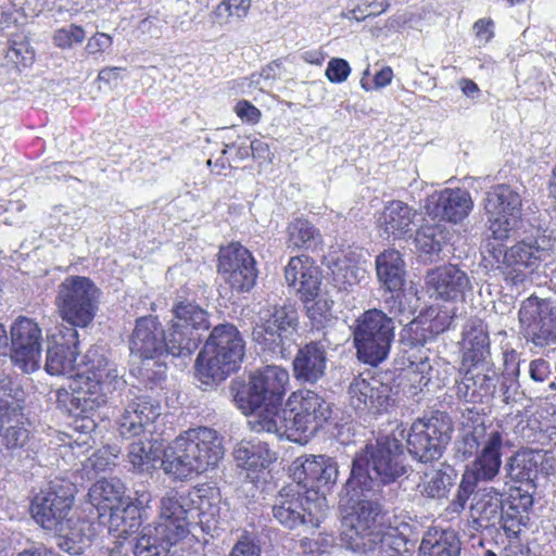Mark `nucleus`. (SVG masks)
<instances>
[{"instance_id":"f257e3e1","label":"nucleus","mask_w":556,"mask_h":556,"mask_svg":"<svg viewBox=\"0 0 556 556\" xmlns=\"http://www.w3.org/2000/svg\"><path fill=\"white\" fill-rule=\"evenodd\" d=\"M200 500L195 506L190 494L179 493L175 490L166 492L161 498L159 521L142 528L135 545L136 556H167L170 546L179 543L198 523L210 522L204 505L207 500Z\"/></svg>"},{"instance_id":"f03ea898","label":"nucleus","mask_w":556,"mask_h":556,"mask_svg":"<svg viewBox=\"0 0 556 556\" xmlns=\"http://www.w3.org/2000/svg\"><path fill=\"white\" fill-rule=\"evenodd\" d=\"M224 454L223 438L216 430L191 428L163 450L161 467L167 476L184 481L214 468Z\"/></svg>"},{"instance_id":"7ed1b4c3","label":"nucleus","mask_w":556,"mask_h":556,"mask_svg":"<svg viewBox=\"0 0 556 556\" xmlns=\"http://www.w3.org/2000/svg\"><path fill=\"white\" fill-rule=\"evenodd\" d=\"M410 467L406 463L400 440L390 435L377 438L356 453L349 478V488L375 491L379 483L389 484L406 476Z\"/></svg>"},{"instance_id":"20e7f679","label":"nucleus","mask_w":556,"mask_h":556,"mask_svg":"<svg viewBox=\"0 0 556 556\" xmlns=\"http://www.w3.org/2000/svg\"><path fill=\"white\" fill-rule=\"evenodd\" d=\"M290 383L289 371L276 365H268L255 370L250 382L241 386L233 394L237 407L251 415L249 425L256 432L265 431L263 419L278 415Z\"/></svg>"},{"instance_id":"39448f33","label":"nucleus","mask_w":556,"mask_h":556,"mask_svg":"<svg viewBox=\"0 0 556 556\" xmlns=\"http://www.w3.org/2000/svg\"><path fill=\"white\" fill-rule=\"evenodd\" d=\"M330 404L312 390L293 392L287 407L274 419H263L265 432L274 433L300 444H305L331 418Z\"/></svg>"},{"instance_id":"423d86ee","label":"nucleus","mask_w":556,"mask_h":556,"mask_svg":"<svg viewBox=\"0 0 556 556\" xmlns=\"http://www.w3.org/2000/svg\"><path fill=\"white\" fill-rule=\"evenodd\" d=\"M365 488H349L345 484V494L340 500L342 510L343 539L350 549L368 553L376 544V532L383 522L382 505L371 497Z\"/></svg>"},{"instance_id":"0eeeda50","label":"nucleus","mask_w":556,"mask_h":556,"mask_svg":"<svg viewBox=\"0 0 556 556\" xmlns=\"http://www.w3.org/2000/svg\"><path fill=\"white\" fill-rule=\"evenodd\" d=\"M245 343L239 330L230 324L213 328L195 361V376L207 387L224 381L235 372L244 357Z\"/></svg>"},{"instance_id":"6e6552de","label":"nucleus","mask_w":556,"mask_h":556,"mask_svg":"<svg viewBox=\"0 0 556 556\" xmlns=\"http://www.w3.org/2000/svg\"><path fill=\"white\" fill-rule=\"evenodd\" d=\"M556 249V238L547 233L527 237L508 248L500 267L504 281L510 287H525L542 262L549 260Z\"/></svg>"},{"instance_id":"1a4fd4ad","label":"nucleus","mask_w":556,"mask_h":556,"mask_svg":"<svg viewBox=\"0 0 556 556\" xmlns=\"http://www.w3.org/2000/svg\"><path fill=\"white\" fill-rule=\"evenodd\" d=\"M299 316L292 306L267 305L260 309L252 331L253 341L282 358L295 343Z\"/></svg>"},{"instance_id":"9d476101","label":"nucleus","mask_w":556,"mask_h":556,"mask_svg":"<svg viewBox=\"0 0 556 556\" xmlns=\"http://www.w3.org/2000/svg\"><path fill=\"white\" fill-rule=\"evenodd\" d=\"M394 338V323L382 311L368 309L356 320L354 342L361 361L377 365L384 361Z\"/></svg>"},{"instance_id":"9b49d317","label":"nucleus","mask_w":556,"mask_h":556,"mask_svg":"<svg viewBox=\"0 0 556 556\" xmlns=\"http://www.w3.org/2000/svg\"><path fill=\"white\" fill-rule=\"evenodd\" d=\"M452 432L453 422L445 413L417 418L407 432L408 452L422 463L438 459L451 441Z\"/></svg>"},{"instance_id":"f8f14e48","label":"nucleus","mask_w":556,"mask_h":556,"mask_svg":"<svg viewBox=\"0 0 556 556\" xmlns=\"http://www.w3.org/2000/svg\"><path fill=\"white\" fill-rule=\"evenodd\" d=\"M327 498L303 494L299 488H282L273 505L274 518L283 527L294 529L299 526L317 528L326 515Z\"/></svg>"},{"instance_id":"ddd939ff","label":"nucleus","mask_w":556,"mask_h":556,"mask_svg":"<svg viewBox=\"0 0 556 556\" xmlns=\"http://www.w3.org/2000/svg\"><path fill=\"white\" fill-rule=\"evenodd\" d=\"M74 503L73 490L59 481L50 482L31 501V516L43 529L64 531L76 520L71 515Z\"/></svg>"},{"instance_id":"4468645a","label":"nucleus","mask_w":556,"mask_h":556,"mask_svg":"<svg viewBox=\"0 0 556 556\" xmlns=\"http://www.w3.org/2000/svg\"><path fill=\"white\" fill-rule=\"evenodd\" d=\"M290 476L302 488L306 495L324 496L336 483L338 478L337 462L326 455H302L290 466Z\"/></svg>"},{"instance_id":"2eb2a0df","label":"nucleus","mask_w":556,"mask_h":556,"mask_svg":"<svg viewBox=\"0 0 556 556\" xmlns=\"http://www.w3.org/2000/svg\"><path fill=\"white\" fill-rule=\"evenodd\" d=\"M78 332L72 327L58 325L48 332V351L45 369L51 376H65L73 380L86 362L77 364Z\"/></svg>"},{"instance_id":"dca6fc26","label":"nucleus","mask_w":556,"mask_h":556,"mask_svg":"<svg viewBox=\"0 0 556 556\" xmlns=\"http://www.w3.org/2000/svg\"><path fill=\"white\" fill-rule=\"evenodd\" d=\"M518 318L525 336L536 346L556 341V303L529 296L522 301Z\"/></svg>"},{"instance_id":"f3484780","label":"nucleus","mask_w":556,"mask_h":556,"mask_svg":"<svg viewBox=\"0 0 556 556\" xmlns=\"http://www.w3.org/2000/svg\"><path fill=\"white\" fill-rule=\"evenodd\" d=\"M68 389H60L56 392V401L71 415L96 414L106 403L105 391L99 381L90 374L78 369Z\"/></svg>"},{"instance_id":"a211bd4d","label":"nucleus","mask_w":556,"mask_h":556,"mask_svg":"<svg viewBox=\"0 0 556 556\" xmlns=\"http://www.w3.org/2000/svg\"><path fill=\"white\" fill-rule=\"evenodd\" d=\"M218 273L233 290L239 292L250 291L257 278L252 253L239 242H231L220 248Z\"/></svg>"},{"instance_id":"6ab92c4d","label":"nucleus","mask_w":556,"mask_h":556,"mask_svg":"<svg viewBox=\"0 0 556 556\" xmlns=\"http://www.w3.org/2000/svg\"><path fill=\"white\" fill-rule=\"evenodd\" d=\"M41 329L33 319L21 317L11 327V359L22 371L39 369L41 362Z\"/></svg>"},{"instance_id":"aec40b11","label":"nucleus","mask_w":556,"mask_h":556,"mask_svg":"<svg viewBox=\"0 0 556 556\" xmlns=\"http://www.w3.org/2000/svg\"><path fill=\"white\" fill-rule=\"evenodd\" d=\"M430 298L446 302H464L472 291V282L457 265L446 264L429 270L425 278Z\"/></svg>"},{"instance_id":"412c9836","label":"nucleus","mask_w":556,"mask_h":556,"mask_svg":"<svg viewBox=\"0 0 556 556\" xmlns=\"http://www.w3.org/2000/svg\"><path fill=\"white\" fill-rule=\"evenodd\" d=\"M391 388L379 378H355L349 388V403L357 413L381 414L391 404Z\"/></svg>"},{"instance_id":"4be33fe9","label":"nucleus","mask_w":556,"mask_h":556,"mask_svg":"<svg viewBox=\"0 0 556 556\" xmlns=\"http://www.w3.org/2000/svg\"><path fill=\"white\" fill-rule=\"evenodd\" d=\"M161 415V405L147 396L136 397L128 403L116 418V429L123 439L140 437Z\"/></svg>"},{"instance_id":"5701e85b","label":"nucleus","mask_w":556,"mask_h":556,"mask_svg":"<svg viewBox=\"0 0 556 556\" xmlns=\"http://www.w3.org/2000/svg\"><path fill=\"white\" fill-rule=\"evenodd\" d=\"M463 372L460 381H457L456 393L459 399L467 402H482L495 391L496 372L486 367L484 363L479 365H460Z\"/></svg>"},{"instance_id":"b1692460","label":"nucleus","mask_w":556,"mask_h":556,"mask_svg":"<svg viewBox=\"0 0 556 556\" xmlns=\"http://www.w3.org/2000/svg\"><path fill=\"white\" fill-rule=\"evenodd\" d=\"M129 349L132 354L144 359L164 355L163 328L156 317L144 316L136 320Z\"/></svg>"},{"instance_id":"393cba45","label":"nucleus","mask_w":556,"mask_h":556,"mask_svg":"<svg viewBox=\"0 0 556 556\" xmlns=\"http://www.w3.org/2000/svg\"><path fill=\"white\" fill-rule=\"evenodd\" d=\"M286 281L306 300L317 296L321 276L319 268L306 255L291 257L285 269Z\"/></svg>"},{"instance_id":"a878e982","label":"nucleus","mask_w":556,"mask_h":556,"mask_svg":"<svg viewBox=\"0 0 556 556\" xmlns=\"http://www.w3.org/2000/svg\"><path fill=\"white\" fill-rule=\"evenodd\" d=\"M503 493L493 486L473 493L470 506L472 521L481 528L494 527L503 520Z\"/></svg>"},{"instance_id":"bb28decb","label":"nucleus","mask_w":556,"mask_h":556,"mask_svg":"<svg viewBox=\"0 0 556 556\" xmlns=\"http://www.w3.org/2000/svg\"><path fill=\"white\" fill-rule=\"evenodd\" d=\"M326 365L325 346L311 342L298 351L293 359V374L298 381L315 383L324 377Z\"/></svg>"},{"instance_id":"cd10ccee","label":"nucleus","mask_w":556,"mask_h":556,"mask_svg":"<svg viewBox=\"0 0 556 556\" xmlns=\"http://www.w3.org/2000/svg\"><path fill=\"white\" fill-rule=\"evenodd\" d=\"M463 366L479 365L490 355V339L486 325L478 318L469 319L463 332Z\"/></svg>"},{"instance_id":"c85d7f7f","label":"nucleus","mask_w":556,"mask_h":556,"mask_svg":"<svg viewBox=\"0 0 556 556\" xmlns=\"http://www.w3.org/2000/svg\"><path fill=\"white\" fill-rule=\"evenodd\" d=\"M233 457L238 467L256 473L276 460V453L261 440H242L236 445Z\"/></svg>"},{"instance_id":"c756f323","label":"nucleus","mask_w":556,"mask_h":556,"mask_svg":"<svg viewBox=\"0 0 556 556\" xmlns=\"http://www.w3.org/2000/svg\"><path fill=\"white\" fill-rule=\"evenodd\" d=\"M124 483L116 478L101 479L89 489L90 504L97 509L98 518H104L109 509L127 501Z\"/></svg>"},{"instance_id":"7c9ffc66","label":"nucleus","mask_w":556,"mask_h":556,"mask_svg":"<svg viewBox=\"0 0 556 556\" xmlns=\"http://www.w3.org/2000/svg\"><path fill=\"white\" fill-rule=\"evenodd\" d=\"M376 271L381 286L390 291L402 290L405 282V263L396 250H387L376 257Z\"/></svg>"},{"instance_id":"2f4dec72","label":"nucleus","mask_w":556,"mask_h":556,"mask_svg":"<svg viewBox=\"0 0 556 556\" xmlns=\"http://www.w3.org/2000/svg\"><path fill=\"white\" fill-rule=\"evenodd\" d=\"M17 392V389L14 390L12 388L11 399L14 401L15 407H3L0 413V438L2 444L9 450L22 447L28 440V431L22 426V421L18 419V417L22 416V407L16 397Z\"/></svg>"},{"instance_id":"473e14b6","label":"nucleus","mask_w":556,"mask_h":556,"mask_svg":"<svg viewBox=\"0 0 556 556\" xmlns=\"http://www.w3.org/2000/svg\"><path fill=\"white\" fill-rule=\"evenodd\" d=\"M98 298V289L93 282L86 277L71 276L59 286L56 305L59 312L74 306L77 303L93 301Z\"/></svg>"},{"instance_id":"72a5a7b5","label":"nucleus","mask_w":556,"mask_h":556,"mask_svg":"<svg viewBox=\"0 0 556 556\" xmlns=\"http://www.w3.org/2000/svg\"><path fill=\"white\" fill-rule=\"evenodd\" d=\"M99 523L105 526L109 533L116 539H126L140 526L138 509L127 500L113 509H109L104 518H99Z\"/></svg>"},{"instance_id":"f704fd0d","label":"nucleus","mask_w":556,"mask_h":556,"mask_svg":"<svg viewBox=\"0 0 556 556\" xmlns=\"http://www.w3.org/2000/svg\"><path fill=\"white\" fill-rule=\"evenodd\" d=\"M421 556H459L460 541L454 530L429 529L420 543Z\"/></svg>"},{"instance_id":"c9c22d12","label":"nucleus","mask_w":556,"mask_h":556,"mask_svg":"<svg viewBox=\"0 0 556 556\" xmlns=\"http://www.w3.org/2000/svg\"><path fill=\"white\" fill-rule=\"evenodd\" d=\"M544 454L535 450H520L506 463V476L515 482L531 483L536 478L538 466L543 462Z\"/></svg>"},{"instance_id":"e433bc0d","label":"nucleus","mask_w":556,"mask_h":556,"mask_svg":"<svg viewBox=\"0 0 556 556\" xmlns=\"http://www.w3.org/2000/svg\"><path fill=\"white\" fill-rule=\"evenodd\" d=\"M86 372L90 374L92 378L97 379L105 395L108 392L115 391L125 384L123 376L119 374L115 364L110 363L102 355H97L96 352L89 351L86 355Z\"/></svg>"},{"instance_id":"4c0bfd02","label":"nucleus","mask_w":556,"mask_h":556,"mask_svg":"<svg viewBox=\"0 0 556 556\" xmlns=\"http://www.w3.org/2000/svg\"><path fill=\"white\" fill-rule=\"evenodd\" d=\"M503 441L502 431L480 424L475 426L471 433L465 439V443L469 446L466 453L502 456Z\"/></svg>"},{"instance_id":"58836bf2","label":"nucleus","mask_w":556,"mask_h":556,"mask_svg":"<svg viewBox=\"0 0 556 556\" xmlns=\"http://www.w3.org/2000/svg\"><path fill=\"white\" fill-rule=\"evenodd\" d=\"M68 523L66 530L56 531L60 535L58 545L71 555H80L96 534L94 528L89 521L78 518Z\"/></svg>"},{"instance_id":"ea45409f","label":"nucleus","mask_w":556,"mask_h":556,"mask_svg":"<svg viewBox=\"0 0 556 556\" xmlns=\"http://www.w3.org/2000/svg\"><path fill=\"white\" fill-rule=\"evenodd\" d=\"M456 473L450 466L441 465L425 471L419 484L421 494L429 498L446 497L454 485Z\"/></svg>"},{"instance_id":"a19ab883","label":"nucleus","mask_w":556,"mask_h":556,"mask_svg":"<svg viewBox=\"0 0 556 556\" xmlns=\"http://www.w3.org/2000/svg\"><path fill=\"white\" fill-rule=\"evenodd\" d=\"M410 527L406 522L386 526L384 523L376 532L378 539L376 546L369 552H381L389 556H397L407 551V532Z\"/></svg>"},{"instance_id":"79ce46f5","label":"nucleus","mask_w":556,"mask_h":556,"mask_svg":"<svg viewBox=\"0 0 556 556\" xmlns=\"http://www.w3.org/2000/svg\"><path fill=\"white\" fill-rule=\"evenodd\" d=\"M175 327L186 331L207 330L210 328L208 314L198 304L189 301L177 303L173 308Z\"/></svg>"},{"instance_id":"37998d69","label":"nucleus","mask_w":556,"mask_h":556,"mask_svg":"<svg viewBox=\"0 0 556 556\" xmlns=\"http://www.w3.org/2000/svg\"><path fill=\"white\" fill-rule=\"evenodd\" d=\"M364 264L365 262L348 255L336 260L331 269L334 286L340 290H348L358 285L366 278L367 270Z\"/></svg>"},{"instance_id":"c03bdc74","label":"nucleus","mask_w":556,"mask_h":556,"mask_svg":"<svg viewBox=\"0 0 556 556\" xmlns=\"http://www.w3.org/2000/svg\"><path fill=\"white\" fill-rule=\"evenodd\" d=\"M163 338L164 354L175 357L189 356L198 348L199 337L192 331L175 327L173 323L166 331L163 329Z\"/></svg>"},{"instance_id":"a18cd8bd","label":"nucleus","mask_w":556,"mask_h":556,"mask_svg":"<svg viewBox=\"0 0 556 556\" xmlns=\"http://www.w3.org/2000/svg\"><path fill=\"white\" fill-rule=\"evenodd\" d=\"M417 211H382L378 217V225L387 239H400L410 231V225Z\"/></svg>"},{"instance_id":"49530a36","label":"nucleus","mask_w":556,"mask_h":556,"mask_svg":"<svg viewBox=\"0 0 556 556\" xmlns=\"http://www.w3.org/2000/svg\"><path fill=\"white\" fill-rule=\"evenodd\" d=\"M321 242L320 232L307 219L296 218L288 227V243L298 249L314 250Z\"/></svg>"},{"instance_id":"de8ad7c7","label":"nucleus","mask_w":556,"mask_h":556,"mask_svg":"<svg viewBox=\"0 0 556 556\" xmlns=\"http://www.w3.org/2000/svg\"><path fill=\"white\" fill-rule=\"evenodd\" d=\"M161 448L156 442L142 441L141 439L132 442L128 450V462L132 469L142 472L155 467L160 459Z\"/></svg>"},{"instance_id":"09e8293b","label":"nucleus","mask_w":556,"mask_h":556,"mask_svg":"<svg viewBox=\"0 0 556 556\" xmlns=\"http://www.w3.org/2000/svg\"><path fill=\"white\" fill-rule=\"evenodd\" d=\"M251 0H222L211 12L213 24L225 26L242 22L249 14Z\"/></svg>"},{"instance_id":"8fccbe9b","label":"nucleus","mask_w":556,"mask_h":556,"mask_svg":"<svg viewBox=\"0 0 556 556\" xmlns=\"http://www.w3.org/2000/svg\"><path fill=\"white\" fill-rule=\"evenodd\" d=\"M444 239L441 225H425L417 230L415 245L425 261H432L441 252Z\"/></svg>"},{"instance_id":"3c124183","label":"nucleus","mask_w":556,"mask_h":556,"mask_svg":"<svg viewBox=\"0 0 556 556\" xmlns=\"http://www.w3.org/2000/svg\"><path fill=\"white\" fill-rule=\"evenodd\" d=\"M472 200L470 193L460 188L444 189L432 193L424 208H471Z\"/></svg>"},{"instance_id":"603ef678","label":"nucleus","mask_w":556,"mask_h":556,"mask_svg":"<svg viewBox=\"0 0 556 556\" xmlns=\"http://www.w3.org/2000/svg\"><path fill=\"white\" fill-rule=\"evenodd\" d=\"M489 230L496 240H505L522 227L520 211H489Z\"/></svg>"},{"instance_id":"864d4df0","label":"nucleus","mask_w":556,"mask_h":556,"mask_svg":"<svg viewBox=\"0 0 556 556\" xmlns=\"http://www.w3.org/2000/svg\"><path fill=\"white\" fill-rule=\"evenodd\" d=\"M452 320L453 314H451V312L446 309L439 311L435 307H429L424 314H420V316L412 323L410 330H413L414 327L417 329L419 325L429 323L428 327L425 329L429 331V336L422 334V341H426L430 337L445 331L450 327Z\"/></svg>"},{"instance_id":"5fc2aeb1","label":"nucleus","mask_w":556,"mask_h":556,"mask_svg":"<svg viewBox=\"0 0 556 556\" xmlns=\"http://www.w3.org/2000/svg\"><path fill=\"white\" fill-rule=\"evenodd\" d=\"M97 308V300L81 302L61 311L60 316L70 324L68 327L74 329L76 327L85 328L93 320Z\"/></svg>"},{"instance_id":"6e6d98bb","label":"nucleus","mask_w":556,"mask_h":556,"mask_svg":"<svg viewBox=\"0 0 556 556\" xmlns=\"http://www.w3.org/2000/svg\"><path fill=\"white\" fill-rule=\"evenodd\" d=\"M485 208H520L521 197L509 186L500 185L486 193Z\"/></svg>"},{"instance_id":"4d7b16f0","label":"nucleus","mask_w":556,"mask_h":556,"mask_svg":"<svg viewBox=\"0 0 556 556\" xmlns=\"http://www.w3.org/2000/svg\"><path fill=\"white\" fill-rule=\"evenodd\" d=\"M118 454L117 447L104 446L83 462V468L88 476L110 470L115 466Z\"/></svg>"},{"instance_id":"13d9d810","label":"nucleus","mask_w":556,"mask_h":556,"mask_svg":"<svg viewBox=\"0 0 556 556\" xmlns=\"http://www.w3.org/2000/svg\"><path fill=\"white\" fill-rule=\"evenodd\" d=\"M501 466V455L476 454L472 470L469 473L476 481H491L498 475Z\"/></svg>"},{"instance_id":"bf43d9fd","label":"nucleus","mask_w":556,"mask_h":556,"mask_svg":"<svg viewBox=\"0 0 556 556\" xmlns=\"http://www.w3.org/2000/svg\"><path fill=\"white\" fill-rule=\"evenodd\" d=\"M432 366L428 358L420 357L419 361H412L404 370L405 378L410 382L409 393L412 395L421 391L431 380Z\"/></svg>"},{"instance_id":"052dcab7","label":"nucleus","mask_w":556,"mask_h":556,"mask_svg":"<svg viewBox=\"0 0 556 556\" xmlns=\"http://www.w3.org/2000/svg\"><path fill=\"white\" fill-rule=\"evenodd\" d=\"M93 415L94 414L73 415V430L78 433L74 442L78 448L86 446V450H88L92 446L90 443V441L93 442L91 433L97 428Z\"/></svg>"},{"instance_id":"680f3d73","label":"nucleus","mask_w":556,"mask_h":556,"mask_svg":"<svg viewBox=\"0 0 556 556\" xmlns=\"http://www.w3.org/2000/svg\"><path fill=\"white\" fill-rule=\"evenodd\" d=\"M305 301L307 302L306 309L308 318L315 327H324V325L332 317L331 308L333 302L326 298H318L315 300V296L309 298L308 300L305 299Z\"/></svg>"},{"instance_id":"e2e57ef3","label":"nucleus","mask_w":556,"mask_h":556,"mask_svg":"<svg viewBox=\"0 0 556 556\" xmlns=\"http://www.w3.org/2000/svg\"><path fill=\"white\" fill-rule=\"evenodd\" d=\"M475 481L470 473L466 472L458 485L454 500L447 506V510L452 514H459L466 507V503L473 493Z\"/></svg>"},{"instance_id":"0e129e2a","label":"nucleus","mask_w":556,"mask_h":556,"mask_svg":"<svg viewBox=\"0 0 556 556\" xmlns=\"http://www.w3.org/2000/svg\"><path fill=\"white\" fill-rule=\"evenodd\" d=\"M85 30L77 25H68L60 28L54 34V42L60 48H71L74 43H80L85 39Z\"/></svg>"},{"instance_id":"69168bd1","label":"nucleus","mask_w":556,"mask_h":556,"mask_svg":"<svg viewBox=\"0 0 556 556\" xmlns=\"http://www.w3.org/2000/svg\"><path fill=\"white\" fill-rule=\"evenodd\" d=\"M281 75V63L279 61H273L266 67L262 70L260 74H253L250 78V86H254L260 90H264L267 87V81L275 80Z\"/></svg>"},{"instance_id":"338daca9","label":"nucleus","mask_w":556,"mask_h":556,"mask_svg":"<svg viewBox=\"0 0 556 556\" xmlns=\"http://www.w3.org/2000/svg\"><path fill=\"white\" fill-rule=\"evenodd\" d=\"M518 376H519V364L518 363L513 366L510 371H509L508 367H506V370L503 374L501 389L503 392L504 401L506 403H509L511 400H514V396L518 391V388H519Z\"/></svg>"},{"instance_id":"774afa93","label":"nucleus","mask_w":556,"mask_h":556,"mask_svg":"<svg viewBox=\"0 0 556 556\" xmlns=\"http://www.w3.org/2000/svg\"><path fill=\"white\" fill-rule=\"evenodd\" d=\"M351 67L344 59H331L326 68V76L331 83L340 84L348 79Z\"/></svg>"}]
</instances>
